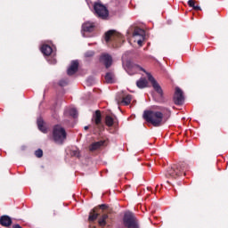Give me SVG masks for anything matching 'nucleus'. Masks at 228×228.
Wrapping results in <instances>:
<instances>
[{
    "instance_id": "nucleus-1",
    "label": "nucleus",
    "mask_w": 228,
    "mask_h": 228,
    "mask_svg": "<svg viewBox=\"0 0 228 228\" xmlns=\"http://www.w3.org/2000/svg\"><path fill=\"white\" fill-rule=\"evenodd\" d=\"M52 139L57 145H63L67 141V130L63 126L57 124L52 128Z\"/></svg>"
},
{
    "instance_id": "nucleus-2",
    "label": "nucleus",
    "mask_w": 228,
    "mask_h": 228,
    "mask_svg": "<svg viewBox=\"0 0 228 228\" xmlns=\"http://www.w3.org/2000/svg\"><path fill=\"white\" fill-rule=\"evenodd\" d=\"M143 118L148 124H152L154 127H159L163 124V113L156 110H144Z\"/></svg>"
},
{
    "instance_id": "nucleus-3",
    "label": "nucleus",
    "mask_w": 228,
    "mask_h": 228,
    "mask_svg": "<svg viewBox=\"0 0 228 228\" xmlns=\"http://www.w3.org/2000/svg\"><path fill=\"white\" fill-rule=\"evenodd\" d=\"M186 170H188V165L184 162L173 165L168 167L166 173V177H171V179H177L181 175H186Z\"/></svg>"
},
{
    "instance_id": "nucleus-4",
    "label": "nucleus",
    "mask_w": 228,
    "mask_h": 228,
    "mask_svg": "<svg viewBox=\"0 0 228 228\" xmlns=\"http://www.w3.org/2000/svg\"><path fill=\"white\" fill-rule=\"evenodd\" d=\"M105 42H112L114 47H120L124 42V36L115 30H109L105 33Z\"/></svg>"
},
{
    "instance_id": "nucleus-5",
    "label": "nucleus",
    "mask_w": 228,
    "mask_h": 228,
    "mask_svg": "<svg viewBox=\"0 0 228 228\" xmlns=\"http://www.w3.org/2000/svg\"><path fill=\"white\" fill-rule=\"evenodd\" d=\"M123 225L126 228H140V221L133 212H126L123 216Z\"/></svg>"
},
{
    "instance_id": "nucleus-6",
    "label": "nucleus",
    "mask_w": 228,
    "mask_h": 228,
    "mask_svg": "<svg viewBox=\"0 0 228 228\" xmlns=\"http://www.w3.org/2000/svg\"><path fill=\"white\" fill-rule=\"evenodd\" d=\"M134 69H135L136 70H142V72H145V74L147 75L148 80L151 84V86L153 87L155 92H157V94H159L160 97H163V89L161 88V86H159L158 81H156V78H154V77H152L151 73L147 72L145 69L142 68L138 64L134 65Z\"/></svg>"
},
{
    "instance_id": "nucleus-7",
    "label": "nucleus",
    "mask_w": 228,
    "mask_h": 228,
    "mask_svg": "<svg viewBox=\"0 0 228 228\" xmlns=\"http://www.w3.org/2000/svg\"><path fill=\"white\" fill-rule=\"evenodd\" d=\"M94 13L95 17L102 19V20H107L110 17V11H108V7L101 3L94 4Z\"/></svg>"
},
{
    "instance_id": "nucleus-8",
    "label": "nucleus",
    "mask_w": 228,
    "mask_h": 228,
    "mask_svg": "<svg viewBox=\"0 0 228 228\" xmlns=\"http://www.w3.org/2000/svg\"><path fill=\"white\" fill-rule=\"evenodd\" d=\"M100 63L104 65L105 69H110L113 65V57L110 53H102L99 58Z\"/></svg>"
},
{
    "instance_id": "nucleus-9",
    "label": "nucleus",
    "mask_w": 228,
    "mask_h": 228,
    "mask_svg": "<svg viewBox=\"0 0 228 228\" xmlns=\"http://www.w3.org/2000/svg\"><path fill=\"white\" fill-rule=\"evenodd\" d=\"M173 101L176 106H181L184 102V94H183V90H181V88L175 87Z\"/></svg>"
},
{
    "instance_id": "nucleus-10",
    "label": "nucleus",
    "mask_w": 228,
    "mask_h": 228,
    "mask_svg": "<svg viewBox=\"0 0 228 228\" xmlns=\"http://www.w3.org/2000/svg\"><path fill=\"white\" fill-rule=\"evenodd\" d=\"M92 122H94L95 126H97L98 129H100V127H103L102 114H101V110H95L92 118Z\"/></svg>"
},
{
    "instance_id": "nucleus-11",
    "label": "nucleus",
    "mask_w": 228,
    "mask_h": 228,
    "mask_svg": "<svg viewBox=\"0 0 228 228\" xmlns=\"http://www.w3.org/2000/svg\"><path fill=\"white\" fill-rule=\"evenodd\" d=\"M118 104H122L123 106H129L131 104V101H133V95L127 94L125 96H118L116 98Z\"/></svg>"
},
{
    "instance_id": "nucleus-12",
    "label": "nucleus",
    "mask_w": 228,
    "mask_h": 228,
    "mask_svg": "<svg viewBox=\"0 0 228 228\" xmlns=\"http://www.w3.org/2000/svg\"><path fill=\"white\" fill-rule=\"evenodd\" d=\"M78 69H79V62L77 61H73L71 62V65L67 70L68 76H74V74L77 72Z\"/></svg>"
},
{
    "instance_id": "nucleus-13",
    "label": "nucleus",
    "mask_w": 228,
    "mask_h": 228,
    "mask_svg": "<svg viewBox=\"0 0 228 228\" xmlns=\"http://www.w3.org/2000/svg\"><path fill=\"white\" fill-rule=\"evenodd\" d=\"M104 143H106V141H104V140L93 142L89 146V151L91 152H94V151H99V149H101V147H104Z\"/></svg>"
},
{
    "instance_id": "nucleus-14",
    "label": "nucleus",
    "mask_w": 228,
    "mask_h": 228,
    "mask_svg": "<svg viewBox=\"0 0 228 228\" xmlns=\"http://www.w3.org/2000/svg\"><path fill=\"white\" fill-rule=\"evenodd\" d=\"M12 224V217H10L9 216H2L0 217V225H2L3 227H10Z\"/></svg>"
},
{
    "instance_id": "nucleus-15",
    "label": "nucleus",
    "mask_w": 228,
    "mask_h": 228,
    "mask_svg": "<svg viewBox=\"0 0 228 228\" xmlns=\"http://www.w3.org/2000/svg\"><path fill=\"white\" fill-rule=\"evenodd\" d=\"M97 218H99V208L94 207L89 213L88 220L89 222H95Z\"/></svg>"
},
{
    "instance_id": "nucleus-16",
    "label": "nucleus",
    "mask_w": 228,
    "mask_h": 228,
    "mask_svg": "<svg viewBox=\"0 0 228 228\" xmlns=\"http://www.w3.org/2000/svg\"><path fill=\"white\" fill-rule=\"evenodd\" d=\"M82 28L86 33H92L95 29V23L87 21L83 24Z\"/></svg>"
},
{
    "instance_id": "nucleus-17",
    "label": "nucleus",
    "mask_w": 228,
    "mask_h": 228,
    "mask_svg": "<svg viewBox=\"0 0 228 228\" xmlns=\"http://www.w3.org/2000/svg\"><path fill=\"white\" fill-rule=\"evenodd\" d=\"M105 82L108 85L115 83V73L113 71H109L105 75Z\"/></svg>"
},
{
    "instance_id": "nucleus-18",
    "label": "nucleus",
    "mask_w": 228,
    "mask_h": 228,
    "mask_svg": "<svg viewBox=\"0 0 228 228\" xmlns=\"http://www.w3.org/2000/svg\"><path fill=\"white\" fill-rule=\"evenodd\" d=\"M41 52L43 54H45V56H51L53 53V47H51L49 45H43L41 47Z\"/></svg>"
},
{
    "instance_id": "nucleus-19",
    "label": "nucleus",
    "mask_w": 228,
    "mask_h": 228,
    "mask_svg": "<svg viewBox=\"0 0 228 228\" xmlns=\"http://www.w3.org/2000/svg\"><path fill=\"white\" fill-rule=\"evenodd\" d=\"M149 85V82L147 81V78L142 77L139 80L136 81V86L137 88H147V86Z\"/></svg>"
},
{
    "instance_id": "nucleus-20",
    "label": "nucleus",
    "mask_w": 228,
    "mask_h": 228,
    "mask_svg": "<svg viewBox=\"0 0 228 228\" xmlns=\"http://www.w3.org/2000/svg\"><path fill=\"white\" fill-rule=\"evenodd\" d=\"M133 37H139V38H145V30L140 28H135L133 32Z\"/></svg>"
},
{
    "instance_id": "nucleus-21",
    "label": "nucleus",
    "mask_w": 228,
    "mask_h": 228,
    "mask_svg": "<svg viewBox=\"0 0 228 228\" xmlns=\"http://www.w3.org/2000/svg\"><path fill=\"white\" fill-rule=\"evenodd\" d=\"M37 127L42 133H47V128L44 126V119L42 118H37Z\"/></svg>"
},
{
    "instance_id": "nucleus-22",
    "label": "nucleus",
    "mask_w": 228,
    "mask_h": 228,
    "mask_svg": "<svg viewBox=\"0 0 228 228\" xmlns=\"http://www.w3.org/2000/svg\"><path fill=\"white\" fill-rule=\"evenodd\" d=\"M108 218V214H103L98 219V224L100 227H106V219Z\"/></svg>"
},
{
    "instance_id": "nucleus-23",
    "label": "nucleus",
    "mask_w": 228,
    "mask_h": 228,
    "mask_svg": "<svg viewBox=\"0 0 228 228\" xmlns=\"http://www.w3.org/2000/svg\"><path fill=\"white\" fill-rule=\"evenodd\" d=\"M105 124L108 127H112L113 124H115V119L110 115L105 117Z\"/></svg>"
},
{
    "instance_id": "nucleus-24",
    "label": "nucleus",
    "mask_w": 228,
    "mask_h": 228,
    "mask_svg": "<svg viewBox=\"0 0 228 228\" xmlns=\"http://www.w3.org/2000/svg\"><path fill=\"white\" fill-rule=\"evenodd\" d=\"M95 55V52L90 50L85 53V58H93Z\"/></svg>"
},
{
    "instance_id": "nucleus-25",
    "label": "nucleus",
    "mask_w": 228,
    "mask_h": 228,
    "mask_svg": "<svg viewBox=\"0 0 228 228\" xmlns=\"http://www.w3.org/2000/svg\"><path fill=\"white\" fill-rule=\"evenodd\" d=\"M69 115H70V117H73V118H77V110L70 109Z\"/></svg>"
},
{
    "instance_id": "nucleus-26",
    "label": "nucleus",
    "mask_w": 228,
    "mask_h": 228,
    "mask_svg": "<svg viewBox=\"0 0 228 228\" xmlns=\"http://www.w3.org/2000/svg\"><path fill=\"white\" fill-rule=\"evenodd\" d=\"M71 156H74L75 158H81V153L79 152V150H73L71 151Z\"/></svg>"
},
{
    "instance_id": "nucleus-27",
    "label": "nucleus",
    "mask_w": 228,
    "mask_h": 228,
    "mask_svg": "<svg viewBox=\"0 0 228 228\" xmlns=\"http://www.w3.org/2000/svg\"><path fill=\"white\" fill-rule=\"evenodd\" d=\"M36 158H42L44 156V151L42 149H38L35 151Z\"/></svg>"
},
{
    "instance_id": "nucleus-28",
    "label": "nucleus",
    "mask_w": 228,
    "mask_h": 228,
    "mask_svg": "<svg viewBox=\"0 0 228 228\" xmlns=\"http://www.w3.org/2000/svg\"><path fill=\"white\" fill-rule=\"evenodd\" d=\"M69 85V80L61 79L59 81V86H67Z\"/></svg>"
},
{
    "instance_id": "nucleus-29",
    "label": "nucleus",
    "mask_w": 228,
    "mask_h": 228,
    "mask_svg": "<svg viewBox=\"0 0 228 228\" xmlns=\"http://www.w3.org/2000/svg\"><path fill=\"white\" fill-rule=\"evenodd\" d=\"M96 208H98V210H99V209H102V211H104L105 209H108V205H106V204H102V205H100V206H98V207H96Z\"/></svg>"
},
{
    "instance_id": "nucleus-30",
    "label": "nucleus",
    "mask_w": 228,
    "mask_h": 228,
    "mask_svg": "<svg viewBox=\"0 0 228 228\" xmlns=\"http://www.w3.org/2000/svg\"><path fill=\"white\" fill-rule=\"evenodd\" d=\"M188 5L190 6V8H195V1L189 0L188 1Z\"/></svg>"
},
{
    "instance_id": "nucleus-31",
    "label": "nucleus",
    "mask_w": 228,
    "mask_h": 228,
    "mask_svg": "<svg viewBox=\"0 0 228 228\" xmlns=\"http://www.w3.org/2000/svg\"><path fill=\"white\" fill-rule=\"evenodd\" d=\"M144 39H145V38L140 37V38L137 40L138 45L142 46V44H143V40H144Z\"/></svg>"
},
{
    "instance_id": "nucleus-32",
    "label": "nucleus",
    "mask_w": 228,
    "mask_h": 228,
    "mask_svg": "<svg viewBox=\"0 0 228 228\" xmlns=\"http://www.w3.org/2000/svg\"><path fill=\"white\" fill-rule=\"evenodd\" d=\"M193 10H196V12H199V11H200L202 9L199 5H194Z\"/></svg>"
},
{
    "instance_id": "nucleus-33",
    "label": "nucleus",
    "mask_w": 228,
    "mask_h": 228,
    "mask_svg": "<svg viewBox=\"0 0 228 228\" xmlns=\"http://www.w3.org/2000/svg\"><path fill=\"white\" fill-rule=\"evenodd\" d=\"M12 228H22V226H20V224H14Z\"/></svg>"
},
{
    "instance_id": "nucleus-34",
    "label": "nucleus",
    "mask_w": 228,
    "mask_h": 228,
    "mask_svg": "<svg viewBox=\"0 0 228 228\" xmlns=\"http://www.w3.org/2000/svg\"><path fill=\"white\" fill-rule=\"evenodd\" d=\"M84 129H85V131H88L89 126H85V127H84Z\"/></svg>"
},
{
    "instance_id": "nucleus-35",
    "label": "nucleus",
    "mask_w": 228,
    "mask_h": 228,
    "mask_svg": "<svg viewBox=\"0 0 228 228\" xmlns=\"http://www.w3.org/2000/svg\"><path fill=\"white\" fill-rule=\"evenodd\" d=\"M156 190H158V185L156 186Z\"/></svg>"
}]
</instances>
